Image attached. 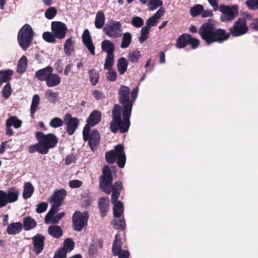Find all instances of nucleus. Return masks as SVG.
Segmentation results:
<instances>
[{
	"mask_svg": "<svg viewBox=\"0 0 258 258\" xmlns=\"http://www.w3.org/2000/svg\"><path fill=\"white\" fill-rule=\"evenodd\" d=\"M117 255L119 256V258H128L129 252L125 250L120 251L119 254Z\"/></svg>",
	"mask_w": 258,
	"mask_h": 258,
	"instance_id": "774afa93",
	"label": "nucleus"
},
{
	"mask_svg": "<svg viewBox=\"0 0 258 258\" xmlns=\"http://www.w3.org/2000/svg\"><path fill=\"white\" fill-rule=\"evenodd\" d=\"M162 4V2L161 0H150L148 3V5L150 6V9L152 10L161 7Z\"/></svg>",
	"mask_w": 258,
	"mask_h": 258,
	"instance_id": "5fc2aeb1",
	"label": "nucleus"
},
{
	"mask_svg": "<svg viewBox=\"0 0 258 258\" xmlns=\"http://www.w3.org/2000/svg\"><path fill=\"white\" fill-rule=\"evenodd\" d=\"M89 215L87 212L76 211L72 217L73 227L76 231H81L87 226Z\"/></svg>",
	"mask_w": 258,
	"mask_h": 258,
	"instance_id": "1a4fd4ad",
	"label": "nucleus"
},
{
	"mask_svg": "<svg viewBox=\"0 0 258 258\" xmlns=\"http://www.w3.org/2000/svg\"><path fill=\"white\" fill-rule=\"evenodd\" d=\"M22 224L20 222H14L9 224L7 228V232L9 235L19 234L22 229Z\"/></svg>",
	"mask_w": 258,
	"mask_h": 258,
	"instance_id": "5701e85b",
	"label": "nucleus"
},
{
	"mask_svg": "<svg viewBox=\"0 0 258 258\" xmlns=\"http://www.w3.org/2000/svg\"><path fill=\"white\" fill-rule=\"evenodd\" d=\"M115 228L117 229H123L125 227V222L124 219H115L114 220Z\"/></svg>",
	"mask_w": 258,
	"mask_h": 258,
	"instance_id": "13d9d810",
	"label": "nucleus"
},
{
	"mask_svg": "<svg viewBox=\"0 0 258 258\" xmlns=\"http://www.w3.org/2000/svg\"><path fill=\"white\" fill-rule=\"evenodd\" d=\"M67 192L64 189H61L56 190L50 198L49 202L52 204L49 215L51 213H57L59 207L62 204V201L66 196Z\"/></svg>",
	"mask_w": 258,
	"mask_h": 258,
	"instance_id": "9d476101",
	"label": "nucleus"
},
{
	"mask_svg": "<svg viewBox=\"0 0 258 258\" xmlns=\"http://www.w3.org/2000/svg\"><path fill=\"white\" fill-rule=\"evenodd\" d=\"M63 124V120L59 117L53 118L50 121L49 125L53 128H58Z\"/></svg>",
	"mask_w": 258,
	"mask_h": 258,
	"instance_id": "8fccbe9b",
	"label": "nucleus"
},
{
	"mask_svg": "<svg viewBox=\"0 0 258 258\" xmlns=\"http://www.w3.org/2000/svg\"><path fill=\"white\" fill-rule=\"evenodd\" d=\"M64 123L67 125V132L69 135H72L79 125V120L76 117H73L71 114L67 113L64 117Z\"/></svg>",
	"mask_w": 258,
	"mask_h": 258,
	"instance_id": "2eb2a0df",
	"label": "nucleus"
},
{
	"mask_svg": "<svg viewBox=\"0 0 258 258\" xmlns=\"http://www.w3.org/2000/svg\"><path fill=\"white\" fill-rule=\"evenodd\" d=\"M53 71V69L51 67L47 66L36 71L35 73V77L41 81L45 82Z\"/></svg>",
	"mask_w": 258,
	"mask_h": 258,
	"instance_id": "412c9836",
	"label": "nucleus"
},
{
	"mask_svg": "<svg viewBox=\"0 0 258 258\" xmlns=\"http://www.w3.org/2000/svg\"><path fill=\"white\" fill-rule=\"evenodd\" d=\"M82 184V181L79 180H73L69 182V186L72 188H78L80 187Z\"/></svg>",
	"mask_w": 258,
	"mask_h": 258,
	"instance_id": "052dcab7",
	"label": "nucleus"
},
{
	"mask_svg": "<svg viewBox=\"0 0 258 258\" xmlns=\"http://www.w3.org/2000/svg\"><path fill=\"white\" fill-rule=\"evenodd\" d=\"M112 181L111 171L108 166H105L103 168V174L101 176L100 186L106 194H109L111 191L112 192L111 201L114 205L113 215L116 218H119L123 212V204L120 201H117L122 185L120 181H117L112 185Z\"/></svg>",
	"mask_w": 258,
	"mask_h": 258,
	"instance_id": "f03ea898",
	"label": "nucleus"
},
{
	"mask_svg": "<svg viewBox=\"0 0 258 258\" xmlns=\"http://www.w3.org/2000/svg\"><path fill=\"white\" fill-rule=\"evenodd\" d=\"M201 15L203 18H207L209 17H212L213 15V14L211 10H204L203 9V10L202 11Z\"/></svg>",
	"mask_w": 258,
	"mask_h": 258,
	"instance_id": "0e129e2a",
	"label": "nucleus"
},
{
	"mask_svg": "<svg viewBox=\"0 0 258 258\" xmlns=\"http://www.w3.org/2000/svg\"><path fill=\"white\" fill-rule=\"evenodd\" d=\"M88 73L91 84L93 86L96 85L98 83L99 79L98 72L94 69H91L89 70Z\"/></svg>",
	"mask_w": 258,
	"mask_h": 258,
	"instance_id": "4c0bfd02",
	"label": "nucleus"
},
{
	"mask_svg": "<svg viewBox=\"0 0 258 258\" xmlns=\"http://www.w3.org/2000/svg\"><path fill=\"white\" fill-rule=\"evenodd\" d=\"M131 23L136 28H140L144 24V20L141 17L135 16L132 19Z\"/></svg>",
	"mask_w": 258,
	"mask_h": 258,
	"instance_id": "49530a36",
	"label": "nucleus"
},
{
	"mask_svg": "<svg viewBox=\"0 0 258 258\" xmlns=\"http://www.w3.org/2000/svg\"><path fill=\"white\" fill-rule=\"evenodd\" d=\"M93 96L96 99H101L103 98V95L102 92L98 90H94L92 92Z\"/></svg>",
	"mask_w": 258,
	"mask_h": 258,
	"instance_id": "69168bd1",
	"label": "nucleus"
},
{
	"mask_svg": "<svg viewBox=\"0 0 258 258\" xmlns=\"http://www.w3.org/2000/svg\"><path fill=\"white\" fill-rule=\"evenodd\" d=\"M61 82V78L56 74L51 73L47 79L45 81V84L48 87L51 88L57 86Z\"/></svg>",
	"mask_w": 258,
	"mask_h": 258,
	"instance_id": "4be33fe9",
	"label": "nucleus"
},
{
	"mask_svg": "<svg viewBox=\"0 0 258 258\" xmlns=\"http://www.w3.org/2000/svg\"><path fill=\"white\" fill-rule=\"evenodd\" d=\"M164 13L163 8H160L152 17L149 18L146 22V27L150 28L157 25L159 20L162 17Z\"/></svg>",
	"mask_w": 258,
	"mask_h": 258,
	"instance_id": "aec40b11",
	"label": "nucleus"
},
{
	"mask_svg": "<svg viewBox=\"0 0 258 258\" xmlns=\"http://www.w3.org/2000/svg\"><path fill=\"white\" fill-rule=\"evenodd\" d=\"M51 27L56 38L62 39L65 37L67 30V27L65 24L59 21H54L51 23Z\"/></svg>",
	"mask_w": 258,
	"mask_h": 258,
	"instance_id": "4468645a",
	"label": "nucleus"
},
{
	"mask_svg": "<svg viewBox=\"0 0 258 258\" xmlns=\"http://www.w3.org/2000/svg\"><path fill=\"white\" fill-rule=\"evenodd\" d=\"M208 2L214 11H217L219 8L220 11L222 13L220 18L222 22H231L238 15V6L236 5H220L219 7L217 0H208Z\"/></svg>",
	"mask_w": 258,
	"mask_h": 258,
	"instance_id": "39448f33",
	"label": "nucleus"
},
{
	"mask_svg": "<svg viewBox=\"0 0 258 258\" xmlns=\"http://www.w3.org/2000/svg\"><path fill=\"white\" fill-rule=\"evenodd\" d=\"M128 60L133 62L136 63L138 62L141 57V53L139 50L132 51L128 53Z\"/></svg>",
	"mask_w": 258,
	"mask_h": 258,
	"instance_id": "ea45409f",
	"label": "nucleus"
},
{
	"mask_svg": "<svg viewBox=\"0 0 258 258\" xmlns=\"http://www.w3.org/2000/svg\"><path fill=\"white\" fill-rule=\"evenodd\" d=\"M34 32L28 24L24 25L19 31L17 41L23 50H26L31 45L34 37Z\"/></svg>",
	"mask_w": 258,
	"mask_h": 258,
	"instance_id": "423d86ee",
	"label": "nucleus"
},
{
	"mask_svg": "<svg viewBox=\"0 0 258 258\" xmlns=\"http://www.w3.org/2000/svg\"><path fill=\"white\" fill-rule=\"evenodd\" d=\"M67 253L66 251L60 248L55 252L53 258H66Z\"/></svg>",
	"mask_w": 258,
	"mask_h": 258,
	"instance_id": "4d7b16f0",
	"label": "nucleus"
},
{
	"mask_svg": "<svg viewBox=\"0 0 258 258\" xmlns=\"http://www.w3.org/2000/svg\"><path fill=\"white\" fill-rule=\"evenodd\" d=\"M74 42L72 37L67 39L66 41L63 49L65 53L68 56L70 55L74 50Z\"/></svg>",
	"mask_w": 258,
	"mask_h": 258,
	"instance_id": "2f4dec72",
	"label": "nucleus"
},
{
	"mask_svg": "<svg viewBox=\"0 0 258 258\" xmlns=\"http://www.w3.org/2000/svg\"><path fill=\"white\" fill-rule=\"evenodd\" d=\"M132 35L129 32H125L122 35L120 47L125 49L130 45L132 41Z\"/></svg>",
	"mask_w": 258,
	"mask_h": 258,
	"instance_id": "c85d7f7f",
	"label": "nucleus"
},
{
	"mask_svg": "<svg viewBox=\"0 0 258 258\" xmlns=\"http://www.w3.org/2000/svg\"><path fill=\"white\" fill-rule=\"evenodd\" d=\"M199 33L207 44L215 42L222 43L229 37V34L227 33L224 29H215L213 25L209 23L203 24Z\"/></svg>",
	"mask_w": 258,
	"mask_h": 258,
	"instance_id": "7ed1b4c3",
	"label": "nucleus"
},
{
	"mask_svg": "<svg viewBox=\"0 0 258 258\" xmlns=\"http://www.w3.org/2000/svg\"><path fill=\"white\" fill-rule=\"evenodd\" d=\"M57 10L54 7H50L45 12V17L49 20L52 19L56 16Z\"/></svg>",
	"mask_w": 258,
	"mask_h": 258,
	"instance_id": "de8ad7c7",
	"label": "nucleus"
},
{
	"mask_svg": "<svg viewBox=\"0 0 258 258\" xmlns=\"http://www.w3.org/2000/svg\"><path fill=\"white\" fill-rule=\"evenodd\" d=\"M108 72L106 73V78L109 81H114L117 78V73L112 69L108 70Z\"/></svg>",
	"mask_w": 258,
	"mask_h": 258,
	"instance_id": "864d4df0",
	"label": "nucleus"
},
{
	"mask_svg": "<svg viewBox=\"0 0 258 258\" xmlns=\"http://www.w3.org/2000/svg\"><path fill=\"white\" fill-rule=\"evenodd\" d=\"M36 137L38 143L29 147L28 150L30 153L37 151L40 154H46L48 153L49 149L54 147L58 142L56 137L52 134L44 135L39 132L36 133Z\"/></svg>",
	"mask_w": 258,
	"mask_h": 258,
	"instance_id": "20e7f679",
	"label": "nucleus"
},
{
	"mask_svg": "<svg viewBox=\"0 0 258 258\" xmlns=\"http://www.w3.org/2000/svg\"><path fill=\"white\" fill-rule=\"evenodd\" d=\"M40 97L38 95L35 94L34 95L30 108V113L32 117H34V114L36 111L38 105L39 104Z\"/></svg>",
	"mask_w": 258,
	"mask_h": 258,
	"instance_id": "e433bc0d",
	"label": "nucleus"
},
{
	"mask_svg": "<svg viewBox=\"0 0 258 258\" xmlns=\"http://www.w3.org/2000/svg\"><path fill=\"white\" fill-rule=\"evenodd\" d=\"M101 48L107 53V55L113 54L115 46L114 44L110 40H105L102 42Z\"/></svg>",
	"mask_w": 258,
	"mask_h": 258,
	"instance_id": "a878e982",
	"label": "nucleus"
},
{
	"mask_svg": "<svg viewBox=\"0 0 258 258\" xmlns=\"http://www.w3.org/2000/svg\"><path fill=\"white\" fill-rule=\"evenodd\" d=\"M121 251V242L119 240V235L116 234L112 246V252L115 255L119 254Z\"/></svg>",
	"mask_w": 258,
	"mask_h": 258,
	"instance_id": "58836bf2",
	"label": "nucleus"
},
{
	"mask_svg": "<svg viewBox=\"0 0 258 258\" xmlns=\"http://www.w3.org/2000/svg\"><path fill=\"white\" fill-rule=\"evenodd\" d=\"M74 247V243L73 241L70 238H67L64 241L63 244V247L61 248L63 249L66 252H69L71 251Z\"/></svg>",
	"mask_w": 258,
	"mask_h": 258,
	"instance_id": "a18cd8bd",
	"label": "nucleus"
},
{
	"mask_svg": "<svg viewBox=\"0 0 258 258\" xmlns=\"http://www.w3.org/2000/svg\"><path fill=\"white\" fill-rule=\"evenodd\" d=\"M123 149V146L121 145L116 146L114 150L106 153V161L109 164H112L117 159L118 166L120 168L124 167L126 162V156Z\"/></svg>",
	"mask_w": 258,
	"mask_h": 258,
	"instance_id": "0eeeda50",
	"label": "nucleus"
},
{
	"mask_svg": "<svg viewBox=\"0 0 258 258\" xmlns=\"http://www.w3.org/2000/svg\"><path fill=\"white\" fill-rule=\"evenodd\" d=\"M203 10V6L200 4H197L192 7L190 10V14L192 17L201 14Z\"/></svg>",
	"mask_w": 258,
	"mask_h": 258,
	"instance_id": "c03bdc74",
	"label": "nucleus"
},
{
	"mask_svg": "<svg viewBox=\"0 0 258 258\" xmlns=\"http://www.w3.org/2000/svg\"><path fill=\"white\" fill-rule=\"evenodd\" d=\"M101 114L99 111L94 110L90 114L87 120V124L85 126L83 131L84 140H86L87 138L90 126H94L98 124L101 120Z\"/></svg>",
	"mask_w": 258,
	"mask_h": 258,
	"instance_id": "ddd939ff",
	"label": "nucleus"
},
{
	"mask_svg": "<svg viewBox=\"0 0 258 258\" xmlns=\"http://www.w3.org/2000/svg\"><path fill=\"white\" fill-rule=\"evenodd\" d=\"M62 65H63V63H62V60L61 59L57 60V61L55 62L54 67H55L56 70L58 72H59V73L62 72Z\"/></svg>",
	"mask_w": 258,
	"mask_h": 258,
	"instance_id": "e2e57ef3",
	"label": "nucleus"
},
{
	"mask_svg": "<svg viewBox=\"0 0 258 258\" xmlns=\"http://www.w3.org/2000/svg\"><path fill=\"white\" fill-rule=\"evenodd\" d=\"M248 27L246 20L244 18H240L234 22L233 26L229 29V32L234 37L243 35L247 33Z\"/></svg>",
	"mask_w": 258,
	"mask_h": 258,
	"instance_id": "f8f14e48",
	"label": "nucleus"
},
{
	"mask_svg": "<svg viewBox=\"0 0 258 258\" xmlns=\"http://www.w3.org/2000/svg\"><path fill=\"white\" fill-rule=\"evenodd\" d=\"M48 207V204L45 202H42L37 206L36 211L37 213L40 214L44 212Z\"/></svg>",
	"mask_w": 258,
	"mask_h": 258,
	"instance_id": "6e6d98bb",
	"label": "nucleus"
},
{
	"mask_svg": "<svg viewBox=\"0 0 258 258\" xmlns=\"http://www.w3.org/2000/svg\"><path fill=\"white\" fill-rule=\"evenodd\" d=\"M105 15L101 11H98L96 15L95 19V26L97 29H101L105 23Z\"/></svg>",
	"mask_w": 258,
	"mask_h": 258,
	"instance_id": "cd10ccee",
	"label": "nucleus"
},
{
	"mask_svg": "<svg viewBox=\"0 0 258 258\" xmlns=\"http://www.w3.org/2000/svg\"><path fill=\"white\" fill-rule=\"evenodd\" d=\"M128 63L124 57H120L118 59L117 63V67L120 74L122 75L126 71Z\"/></svg>",
	"mask_w": 258,
	"mask_h": 258,
	"instance_id": "473e14b6",
	"label": "nucleus"
},
{
	"mask_svg": "<svg viewBox=\"0 0 258 258\" xmlns=\"http://www.w3.org/2000/svg\"><path fill=\"white\" fill-rule=\"evenodd\" d=\"M190 35L187 34H182L180 36L177 40L176 46L178 48H182L188 44Z\"/></svg>",
	"mask_w": 258,
	"mask_h": 258,
	"instance_id": "7c9ffc66",
	"label": "nucleus"
},
{
	"mask_svg": "<svg viewBox=\"0 0 258 258\" xmlns=\"http://www.w3.org/2000/svg\"><path fill=\"white\" fill-rule=\"evenodd\" d=\"M19 195L20 191L16 187L11 188L7 191L0 190V208L5 207L9 203L16 202Z\"/></svg>",
	"mask_w": 258,
	"mask_h": 258,
	"instance_id": "6e6552de",
	"label": "nucleus"
},
{
	"mask_svg": "<svg viewBox=\"0 0 258 258\" xmlns=\"http://www.w3.org/2000/svg\"><path fill=\"white\" fill-rule=\"evenodd\" d=\"M22 122L16 116H12L9 117L6 121V133L9 136L13 135V131L11 127L15 128H19L22 126Z\"/></svg>",
	"mask_w": 258,
	"mask_h": 258,
	"instance_id": "dca6fc26",
	"label": "nucleus"
},
{
	"mask_svg": "<svg viewBox=\"0 0 258 258\" xmlns=\"http://www.w3.org/2000/svg\"><path fill=\"white\" fill-rule=\"evenodd\" d=\"M76 161V157L73 154H70L68 155L66 157L65 163L68 165L72 163H75Z\"/></svg>",
	"mask_w": 258,
	"mask_h": 258,
	"instance_id": "680f3d73",
	"label": "nucleus"
},
{
	"mask_svg": "<svg viewBox=\"0 0 258 258\" xmlns=\"http://www.w3.org/2000/svg\"><path fill=\"white\" fill-rule=\"evenodd\" d=\"M104 31L109 37H119L121 36L122 31L121 24L118 21H110L104 28Z\"/></svg>",
	"mask_w": 258,
	"mask_h": 258,
	"instance_id": "9b49d317",
	"label": "nucleus"
},
{
	"mask_svg": "<svg viewBox=\"0 0 258 258\" xmlns=\"http://www.w3.org/2000/svg\"><path fill=\"white\" fill-rule=\"evenodd\" d=\"M28 65V61L25 56H23L19 60L17 71L20 74L23 73L26 70Z\"/></svg>",
	"mask_w": 258,
	"mask_h": 258,
	"instance_id": "c9c22d12",
	"label": "nucleus"
},
{
	"mask_svg": "<svg viewBox=\"0 0 258 258\" xmlns=\"http://www.w3.org/2000/svg\"><path fill=\"white\" fill-rule=\"evenodd\" d=\"M82 40L84 44L92 55L95 54V47L93 45L90 32L88 29H85L82 35Z\"/></svg>",
	"mask_w": 258,
	"mask_h": 258,
	"instance_id": "a211bd4d",
	"label": "nucleus"
},
{
	"mask_svg": "<svg viewBox=\"0 0 258 258\" xmlns=\"http://www.w3.org/2000/svg\"><path fill=\"white\" fill-rule=\"evenodd\" d=\"M130 88L125 86H121L118 90L119 102L123 105V118H121L120 107L119 105H114L113 111V119L110 122L111 131L115 133L118 130L121 133L126 132L130 126V118L133 107V102L130 99Z\"/></svg>",
	"mask_w": 258,
	"mask_h": 258,
	"instance_id": "f257e3e1",
	"label": "nucleus"
},
{
	"mask_svg": "<svg viewBox=\"0 0 258 258\" xmlns=\"http://www.w3.org/2000/svg\"><path fill=\"white\" fill-rule=\"evenodd\" d=\"M114 62L113 54L107 55L105 60L104 68L105 70L111 69Z\"/></svg>",
	"mask_w": 258,
	"mask_h": 258,
	"instance_id": "37998d69",
	"label": "nucleus"
},
{
	"mask_svg": "<svg viewBox=\"0 0 258 258\" xmlns=\"http://www.w3.org/2000/svg\"><path fill=\"white\" fill-rule=\"evenodd\" d=\"M245 5L250 10H258V0H246Z\"/></svg>",
	"mask_w": 258,
	"mask_h": 258,
	"instance_id": "09e8293b",
	"label": "nucleus"
},
{
	"mask_svg": "<svg viewBox=\"0 0 258 258\" xmlns=\"http://www.w3.org/2000/svg\"><path fill=\"white\" fill-rule=\"evenodd\" d=\"M43 38L46 41L52 43L55 41V38H56L55 35L49 32H45L43 34Z\"/></svg>",
	"mask_w": 258,
	"mask_h": 258,
	"instance_id": "603ef678",
	"label": "nucleus"
},
{
	"mask_svg": "<svg viewBox=\"0 0 258 258\" xmlns=\"http://www.w3.org/2000/svg\"><path fill=\"white\" fill-rule=\"evenodd\" d=\"M12 93V88L10 83H8L4 87L2 94L3 96L7 99L8 98Z\"/></svg>",
	"mask_w": 258,
	"mask_h": 258,
	"instance_id": "3c124183",
	"label": "nucleus"
},
{
	"mask_svg": "<svg viewBox=\"0 0 258 258\" xmlns=\"http://www.w3.org/2000/svg\"><path fill=\"white\" fill-rule=\"evenodd\" d=\"M33 250L37 254L40 253L43 248L45 237L41 234H37L32 238Z\"/></svg>",
	"mask_w": 258,
	"mask_h": 258,
	"instance_id": "f3484780",
	"label": "nucleus"
},
{
	"mask_svg": "<svg viewBox=\"0 0 258 258\" xmlns=\"http://www.w3.org/2000/svg\"><path fill=\"white\" fill-rule=\"evenodd\" d=\"M49 234L53 237L59 238L62 234V230L58 226H51L48 229Z\"/></svg>",
	"mask_w": 258,
	"mask_h": 258,
	"instance_id": "72a5a7b5",
	"label": "nucleus"
},
{
	"mask_svg": "<svg viewBox=\"0 0 258 258\" xmlns=\"http://www.w3.org/2000/svg\"><path fill=\"white\" fill-rule=\"evenodd\" d=\"M89 141V146L92 151L96 149V147L99 143L100 141V135L96 130H93L89 135L86 141Z\"/></svg>",
	"mask_w": 258,
	"mask_h": 258,
	"instance_id": "6ab92c4d",
	"label": "nucleus"
},
{
	"mask_svg": "<svg viewBox=\"0 0 258 258\" xmlns=\"http://www.w3.org/2000/svg\"><path fill=\"white\" fill-rule=\"evenodd\" d=\"M98 205L101 216H105L109 209V201L108 198L107 197L101 198L99 201Z\"/></svg>",
	"mask_w": 258,
	"mask_h": 258,
	"instance_id": "393cba45",
	"label": "nucleus"
},
{
	"mask_svg": "<svg viewBox=\"0 0 258 258\" xmlns=\"http://www.w3.org/2000/svg\"><path fill=\"white\" fill-rule=\"evenodd\" d=\"M55 213H51V214L49 215V211L45 217V222L46 224H56L58 223V222L64 216V213L63 212L59 213L57 215L54 216Z\"/></svg>",
	"mask_w": 258,
	"mask_h": 258,
	"instance_id": "b1692460",
	"label": "nucleus"
},
{
	"mask_svg": "<svg viewBox=\"0 0 258 258\" xmlns=\"http://www.w3.org/2000/svg\"><path fill=\"white\" fill-rule=\"evenodd\" d=\"M14 72L11 70L0 71V86L11 79Z\"/></svg>",
	"mask_w": 258,
	"mask_h": 258,
	"instance_id": "bb28decb",
	"label": "nucleus"
},
{
	"mask_svg": "<svg viewBox=\"0 0 258 258\" xmlns=\"http://www.w3.org/2000/svg\"><path fill=\"white\" fill-rule=\"evenodd\" d=\"M138 92H139V88L138 87H137L134 89L133 90L132 93H131V97L133 102L135 101L138 95Z\"/></svg>",
	"mask_w": 258,
	"mask_h": 258,
	"instance_id": "338daca9",
	"label": "nucleus"
},
{
	"mask_svg": "<svg viewBox=\"0 0 258 258\" xmlns=\"http://www.w3.org/2000/svg\"><path fill=\"white\" fill-rule=\"evenodd\" d=\"M188 44H190L192 49L196 48L199 45V40L197 39L191 37L190 35Z\"/></svg>",
	"mask_w": 258,
	"mask_h": 258,
	"instance_id": "bf43d9fd",
	"label": "nucleus"
},
{
	"mask_svg": "<svg viewBox=\"0 0 258 258\" xmlns=\"http://www.w3.org/2000/svg\"><path fill=\"white\" fill-rule=\"evenodd\" d=\"M24 228L25 230H30L36 226V222L30 217L25 218L23 220Z\"/></svg>",
	"mask_w": 258,
	"mask_h": 258,
	"instance_id": "f704fd0d",
	"label": "nucleus"
},
{
	"mask_svg": "<svg viewBox=\"0 0 258 258\" xmlns=\"http://www.w3.org/2000/svg\"><path fill=\"white\" fill-rule=\"evenodd\" d=\"M34 187L30 182H26L24 186L23 197L25 199L30 198L34 192Z\"/></svg>",
	"mask_w": 258,
	"mask_h": 258,
	"instance_id": "c756f323",
	"label": "nucleus"
},
{
	"mask_svg": "<svg viewBox=\"0 0 258 258\" xmlns=\"http://www.w3.org/2000/svg\"><path fill=\"white\" fill-rule=\"evenodd\" d=\"M58 95L57 92H54L51 90H48L45 92V97L53 103L57 101Z\"/></svg>",
	"mask_w": 258,
	"mask_h": 258,
	"instance_id": "a19ab883",
	"label": "nucleus"
},
{
	"mask_svg": "<svg viewBox=\"0 0 258 258\" xmlns=\"http://www.w3.org/2000/svg\"><path fill=\"white\" fill-rule=\"evenodd\" d=\"M150 29L145 26L143 27L141 30V35L139 38L140 43H143L149 37Z\"/></svg>",
	"mask_w": 258,
	"mask_h": 258,
	"instance_id": "79ce46f5",
	"label": "nucleus"
}]
</instances>
